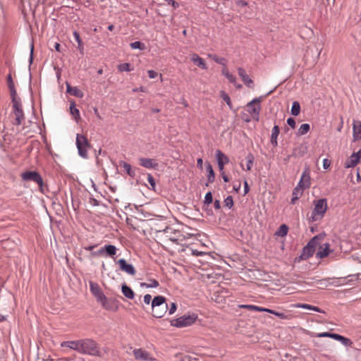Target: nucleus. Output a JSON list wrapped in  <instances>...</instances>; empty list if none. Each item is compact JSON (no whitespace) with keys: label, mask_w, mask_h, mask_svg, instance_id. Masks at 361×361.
<instances>
[{"label":"nucleus","mask_w":361,"mask_h":361,"mask_svg":"<svg viewBox=\"0 0 361 361\" xmlns=\"http://www.w3.org/2000/svg\"><path fill=\"white\" fill-rule=\"evenodd\" d=\"M295 306L296 307H300V308L314 310L315 312H320V313H325V312L323 310L319 308L318 307L313 306V305H309V304L298 303Z\"/></svg>","instance_id":"obj_29"},{"label":"nucleus","mask_w":361,"mask_h":361,"mask_svg":"<svg viewBox=\"0 0 361 361\" xmlns=\"http://www.w3.org/2000/svg\"><path fill=\"white\" fill-rule=\"evenodd\" d=\"M147 73L149 78H155L158 75L157 73L153 70L148 71Z\"/></svg>","instance_id":"obj_57"},{"label":"nucleus","mask_w":361,"mask_h":361,"mask_svg":"<svg viewBox=\"0 0 361 361\" xmlns=\"http://www.w3.org/2000/svg\"><path fill=\"white\" fill-rule=\"evenodd\" d=\"M73 37L75 40L78 42V49L80 50V53H83L84 46L80 38V34L77 31L73 32Z\"/></svg>","instance_id":"obj_34"},{"label":"nucleus","mask_w":361,"mask_h":361,"mask_svg":"<svg viewBox=\"0 0 361 361\" xmlns=\"http://www.w3.org/2000/svg\"><path fill=\"white\" fill-rule=\"evenodd\" d=\"M176 309H177V305L176 303L175 302H171L170 304V307L169 308H168L169 310V314L171 315V314H173L176 311Z\"/></svg>","instance_id":"obj_50"},{"label":"nucleus","mask_w":361,"mask_h":361,"mask_svg":"<svg viewBox=\"0 0 361 361\" xmlns=\"http://www.w3.org/2000/svg\"><path fill=\"white\" fill-rule=\"evenodd\" d=\"M135 358L140 361H154L155 360L151 354L142 348H135L133 350Z\"/></svg>","instance_id":"obj_11"},{"label":"nucleus","mask_w":361,"mask_h":361,"mask_svg":"<svg viewBox=\"0 0 361 361\" xmlns=\"http://www.w3.org/2000/svg\"><path fill=\"white\" fill-rule=\"evenodd\" d=\"M147 180H148L149 183L152 186V188L153 190H154L156 183H155V180H154V177L151 174L149 173L147 175Z\"/></svg>","instance_id":"obj_48"},{"label":"nucleus","mask_w":361,"mask_h":361,"mask_svg":"<svg viewBox=\"0 0 361 361\" xmlns=\"http://www.w3.org/2000/svg\"><path fill=\"white\" fill-rule=\"evenodd\" d=\"M80 349L79 353L84 355H89L91 356L101 357L102 353L99 349V344L91 338L80 339Z\"/></svg>","instance_id":"obj_1"},{"label":"nucleus","mask_w":361,"mask_h":361,"mask_svg":"<svg viewBox=\"0 0 361 361\" xmlns=\"http://www.w3.org/2000/svg\"><path fill=\"white\" fill-rule=\"evenodd\" d=\"M156 236L165 243L167 241H171L178 244L179 240H181L182 234L180 231L174 229L171 226H166L163 230H157Z\"/></svg>","instance_id":"obj_2"},{"label":"nucleus","mask_w":361,"mask_h":361,"mask_svg":"<svg viewBox=\"0 0 361 361\" xmlns=\"http://www.w3.org/2000/svg\"><path fill=\"white\" fill-rule=\"evenodd\" d=\"M249 185H248V183L247 182V180H245L244 181V192H245V194H247L248 192H249Z\"/></svg>","instance_id":"obj_62"},{"label":"nucleus","mask_w":361,"mask_h":361,"mask_svg":"<svg viewBox=\"0 0 361 361\" xmlns=\"http://www.w3.org/2000/svg\"><path fill=\"white\" fill-rule=\"evenodd\" d=\"M197 318V317L195 314L192 315H183L171 320V325L177 328L188 326L194 324Z\"/></svg>","instance_id":"obj_8"},{"label":"nucleus","mask_w":361,"mask_h":361,"mask_svg":"<svg viewBox=\"0 0 361 361\" xmlns=\"http://www.w3.org/2000/svg\"><path fill=\"white\" fill-rule=\"evenodd\" d=\"M7 83H8V89L10 90L11 99H14V97H17V92H16L14 82L13 81V78H12L11 73H9L7 75Z\"/></svg>","instance_id":"obj_26"},{"label":"nucleus","mask_w":361,"mask_h":361,"mask_svg":"<svg viewBox=\"0 0 361 361\" xmlns=\"http://www.w3.org/2000/svg\"><path fill=\"white\" fill-rule=\"evenodd\" d=\"M197 164L198 167H200V169H202V164H203L202 159H201V158L198 159L197 161Z\"/></svg>","instance_id":"obj_64"},{"label":"nucleus","mask_w":361,"mask_h":361,"mask_svg":"<svg viewBox=\"0 0 361 361\" xmlns=\"http://www.w3.org/2000/svg\"><path fill=\"white\" fill-rule=\"evenodd\" d=\"M212 201H213L212 193V192L209 191L205 195L204 203L205 204L209 205L212 202Z\"/></svg>","instance_id":"obj_45"},{"label":"nucleus","mask_w":361,"mask_h":361,"mask_svg":"<svg viewBox=\"0 0 361 361\" xmlns=\"http://www.w3.org/2000/svg\"><path fill=\"white\" fill-rule=\"evenodd\" d=\"M20 177L23 181H32L37 183L39 186V190L42 194H45L48 190L42 176L36 171H25L21 173Z\"/></svg>","instance_id":"obj_4"},{"label":"nucleus","mask_w":361,"mask_h":361,"mask_svg":"<svg viewBox=\"0 0 361 361\" xmlns=\"http://www.w3.org/2000/svg\"><path fill=\"white\" fill-rule=\"evenodd\" d=\"M118 69L121 72H129L132 71V69L130 68V64L129 63H123L118 65Z\"/></svg>","instance_id":"obj_42"},{"label":"nucleus","mask_w":361,"mask_h":361,"mask_svg":"<svg viewBox=\"0 0 361 361\" xmlns=\"http://www.w3.org/2000/svg\"><path fill=\"white\" fill-rule=\"evenodd\" d=\"M262 101V97L255 98L247 104V111L252 115L254 119L258 120L261 111L259 103Z\"/></svg>","instance_id":"obj_10"},{"label":"nucleus","mask_w":361,"mask_h":361,"mask_svg":"<svg viewBox=\"0 0 361 361\" xmlns=\"http://www.w3.org/2000/svg\"><path fill=\"white\" fill-rule=\"evenodd\" d=\"M148 284H149L148 286H149V288H156V287L159 286V285L158 281H157L154 279H149Z\"/></svg>","instance_id":"obj_49"},{"label":"nucleus","mask_w":361,"mask_h":361,"mask_svg":"<svg viewBox=\"0 0 361 361\" xmlns=\"http://www.w3.org/2000/svg\"><path fill=\"white\" fill-rule=\"evenodd\" d=\"M192 254L194 256H200V255H202V252H199L197 250H192Z\"/></svg>","instance_id":"obj_63"},{"label":"nucleus","mask_w":361,"mask_h":361,"mask_svg":"<svg viewBox=\"0 0 361 361\" xmlns=\"http://www.w3.org/2000/svg\"><path fill=\"white\" fill-rule=\"evenodd\" d=\"M329 247L330 245L329 243H324L323 245L320 246L319 251L316 254V257L322 259L328 256L330 252Z\"/></svg>","instance_id":"obj_20"},{"label":"nucleus","mask_w":361,"mask_h":361,"mask_svg":"<svg viewBox=\"0 0 361 361\" xmlns=\"http://www.w3.org/2000/svg\"><path fill=\"white\" fill-rule=\"evenodd\" d=\"M191 61L195 63L198 67L202 69H207V64L204 60L199 56L197 54H193L191 57Z\"/></svg>","instance_id":"obj_22"},{"label":"nucleus","mask_w":361,"mask_h":361,"mask_svg":"<svg viewBox=\"0 0 361 361\" xmlns=\"http://www.w3.org/2000/svg\"><path fill=\"white\" fill-rule=\"evenodd\" d=\"M241 308L247 309L249 310H255L257 312H266L267 308L252 305H243L240 306Z\"/></svg>","instance_id":"obj_36"},{"label":"nucleus","mask_w":361,"mask_h":361,"mask_svg":"<svg viewBox=\"0 0 361 361\" xmlns=\"http://www.w3.org/2000/svg\"><path fill=\"white\" fill-rule=\"evenodd\" d=\"M288 227L286 224H282L279 226V229L276 231L275 235L281 237H284L287 235Z\"/></svg>","instance_id":"obj_35"},{"label":"nucleus","mask_w":361,"mask_h":361,"mask_svg":"<svg viewBox=\"0 0 361 361\" xmlns=\"http://www.w3.org/2000/svg\"><path fill=\"white\" fill-rule=\"evenodd\" d=\"M168 310L166 299L162 295H157L152 300V314L155 318L163 317Z\"/></svg>","instance_id":"obj_3"},{"label":"nucleus","mask_w":361,"mask_h":361,"mask_svg":"<svg viewBox=\"0 0 361 361\" xmlns=\"http://www.w3.org/2000/svg\"><path fill=\"white\" fill-rule=\"evenodd\" d=\"M331 161L328 159H324L323 160V168L324 169H328L330 167Z\"/></svg>","instance_id":"obj_56"},{"label":"nucleus","mask_w":361,"mask_h":361,"mask_svg":"<svg viewBox=\"0 0 361 361\" xmlns=\"http://www.w3.org/2000/svg\"><path fill=\"white\" fill-rule=\"evenodd\" d=\"M169 4H171L174 8H176L179 6V4L178 2L175 1L174 0H168Z\"/></svg>","instance_id":"obj_60"},{"label":"nucleus","mask_w":361,"mask_h":361,"mask_svg":"<svg viewBox=\"0 0 361 361\" xmlns=\"http://www.w3.org/2000/svg\"><path fill=\"white\" fill-rule=\"evenodd\" d=\"M139 163L140 166L148 169H156L159 166L154 159L150 158L141 157L139 159Z\"/></svg>","instance_id":"obj_15"},{"label":"nucleus","mask_w":361,"mask_h":361,"mask_svg":"<svg viewBox=\"0 0 361 361\" xmlns=\"http://www.w3.org/2000/svg\"><path fill=\"white\" fill-rule=\"evenodd\" d=\"M120 166L126 170L128 175L130 177H134L135 176V171L132 169L131 166L129 164L125 161H121L120 163Z\"/></svg>","instance_id":"obj_33"},{"label":"nucleus","mask_w":361,"mask_h":361,"mask_svg":"<svg viewBox=\"0 0 361 361\" xmlns=\"http://www.w3.org/2000/svg\"><path fill=\"white\" fill-rule=\"evenodd\" d=\"M266 312H269L270 314H274L281 319H290V318H291V315L289 314H286L283 312H277L276 310H271V309H267V311H266Z\"/></svg>","instance_id":"obj_30"},{"label":"nucleus","mask_w":361,"mask_h":361,"mask_svg":"<svg viewBox=\"0 0 361 361\" xmlns=\"http://www.w3.org/2000/svg\"><path fill=\"white\" fill-rule=\"evenodd\" d=\"M90 288L91 293L96 298L97 301L100 302L104 308L110 310L108 299L101 290L99 286L97 283L90 281Z\"/></svg>","instance_id":"obj_7"},{"label":"nucleus","mask_w":361,"mask_h":361,"mask_svg":"<svg viewBox=\"0 0 361 361\" xmlns=\"http://www.w3.org/2000/svg\"><path fill=\"white\" fill-rule=\"evenodd\" d=\"M280 133V128L279 126L275 125L271 130V144L276 147L278 145L277 138Z\"/></svg>","instance_id":"obj_24"},{"label":"nucleus","mask_w":361,"mask_h":361,"mask_svg":"<svg viewBox=\"0 0 361 361\" xmlns=\"http://www.w3.org/2000/svg\"><path fill=\"white\" fill-rule=\"evenodd\" d=\"M33 51H34V45H33V44H32L31 47H30V59H29L30 65L33 61Z\"/></svg>","instance_id":"obj_58"},{"label":"nucleus","mask_w":361,"mask_h":361,"mask_svg":"<svg viewBox=\"0 0 361 361\" xmlns=\"http://www.w3.org/2000/svg\"><path fill=\"white\" fill-rule=\"evenodd\" d=\"M216 157L219 171L224 169V165L229 162V159L221 150H216Z\"/></svg>","instance_id":"obj_16"},{"label":"nucleus","mask_w":361,"mask_h":361,"mask_svg":"<svg viewBox=\"0 0 361 361\" xmlns=\"http://www.w3.org/2000/svg\"><path fill=\"white\" fill-rule=\"evenodd\" d=\"M70 111L71 114L73 115L74 118L75 120H78L80 118V111L79 110L75 107V104L74 102H71L70 105Z\"/></svg>","instance_id":"obj_39"},{"label":"nucleus","mask_w":361,"mask_h":361,"mask_svg":"<svg viewBox=\"0 0 361 361\" xmlns=\"http://www.w3.org/2000/svg\"><path fill=\"white\" fill-rule=\"evenodd\" d=\"M117 264L119 265L120 269L129 275L135 276L136 274V270L135 267L128 264L125 259H120L117 261Z\"/></svg>","instance_id":"obj_12"},{"label":"nucleus","mask_w":361,"mask_h":361,"mask_svg":"<svg viewBox=\"0 0 361 361\" xmlns=\"http://www.w3.org/2000/svg\"><path fill=\"white\" fill-rule=\"evenodd\" d=\"M354 140H358L361 138V121H354L353 124Z\"/></svg>","instance_id":"obj_19"},{"label":"nucleus","mask_w":361,"mask_h":361,"mask_svg":"<svg viewBox=\"0 0 361 361\" xmlns=\"http://www.w3.org/2000/svg\"><path fill=\"white\" fill-rule=\"evenodd\" d=\"M206 170H207V171L208 173V175H207V181H208V183H206V186H208L209 185V183H213L214 181L215 174H214V171L213 170V168H212V165L209 163H207Z\"/></svg>","instance_id":"obj_28"},{"label":"nucleus","mask_w":361,"mask_h":361,"mask_svg":"<svg viewBox=\"0 0 361 361\" xmlns=\"http://www.w3.org/2000/svg\"><path fill=\"white\" fill-rule=\"evenodd\" d=\"M225 301V296L222 295L221 292L216 293V302L219 303L224 302Z\"/></svg>","instance_id":"obj_51"},{"label":"nucleus","mask_w":361,"mask_h":361,"mask_svg":"<svg viewBox=\"0 0 361 361\" xmlns=\"http://www.w3.org/2000/svg\"><path fill=\"white\" fill-rule=\"evenodd\" d=\"M310 129V126L308 123H303L300 126L298 131V135L301 136L305 135Z\"/></svg>","instance_id":"obj_40"},{"label":"nucleus","mask_w":361,"mask_h":361,"mask_svg":"<svg viewBox=\"0 0 361 361\" xmlns=\"http://www.w3.org/2000/svg\"><path fill=\"white\" fill-rule=\"evenodd\" d=\"M314 248L311 247L310 246L306 245L303 249L301 255H300V259H307L310 257H311L314 253Z\"/></svg>","instance_id":"obj_21"},{"label":"nucleus","mask_w":361,"mask_h":361,"mask_svg":"<svg viewBox=\"0 0 361 361\" xmlns=\"http://www.w3.org/2000/svg\"><path fill=\"white\" fill-rule=\"evenodd\" d=\"M209 56L216 63H219V64H221L222 66H226V60L225 58L224 57H219L216 55H212V54H209Z\"/></svg>","instance_id":"obj_41"},{"label":"nucleus","mask_w":361,"mask_h":361,"mask_svg":"<svg viewBox=\"0 0 361 361\" xmlns=\"http://www.w3.org/2000/svg\"><path fill=\"white\" fill-rule=\"evenodd\" d=\"M290 112L291 114L295 116L299 115L300 112V104L298 102L295 101L293 102Z\"/></svg>","instance_id":"obj_38"},{"label":"nucleus","mask_w":361,"mask_h":361,"mask_svg":"<svg viewBox=\"0 0 361 361\" xmlns=\"http://www.w3.org/2000/svg\"><path fill=\"white\" fill-rule=\"evenodd\" d=\"M303 189L299 187H296L292 193L293 197L291 199V202L295 203V200H298L299 196L302 194Z\"/></svg>","instance_id":"obj_37"},{"label":"nucleus","mask_w":361,"mask_h":361,"mask_svg":"<svg viewBox=\"0 0 361 361\" xmlns=\"http://www.w3.org/2000/svg\"><path fill=\"white\" fill-rule=\"evenodd\" d=\"M324 236L322 234L317 235L314 236L308 243L307 245L314 248V250H316L317 245L319 244V240L323 239Z\"/></svg>","instance_id":"obj_32"},{"label":"nucleus","mask_w":361,"mask_h":361,"mask_svg":"<svg viewBox=\"0 0 361 361\" xmlns=\"http://www.w3.org/2000/svg\"><path fill=\"white\" fill-rule=\"evenodd\" d=\"M231 83L235 84L236 82V78L231 73H226L225 76Z\"/></svg>","instance_id":"obj_52"},{"label":"nucleus","mask_w":361,"mask_h":361,"mask_svg":"<svg viewBox=\"0 0 361 361\" xmlns=\"http://www.w3.org/2000/svg\"><path fill=\"white\" fill-rule=\"evenodd\" d=\"M332 338L341 341L342 344H343L345 346H349L352 344V341L350 339L337 334H334V336H332Z\"/></svg>","instance_id":"obj_31"},{"label":"nucleus","mask_w":361,"mask_h":361,"mask_svg":"<svg viewBox=\"0 0 361 361\" xmlns=\"http://www.w3.org/2000/svg\"><path fill=\"white\" fill-rule=\"evenodd\" d=\"M144 302L147 305H149L150 302L152 303V296L149 294H146L143 298Z\"/></svg>","instance_id":"obj_55"},{"label":"nucleus","mask_w":361,"mask_h":361,"mask_svg":"<svg viewBox=\"0 0 361 361\" xmlns=\"http://www.w3.org/2000/svg\"><path fill=\"white\" fill-rule=\"evenodd\" d=\"M361 157V150L358 151L356 153H353L348 159L345 163V167L352 168L355 167L360 161V159Z\"/></svg>","instance_id":"obj_14"},{"label":"nucleus","mask_w":361,"mask_h":361,"mask_svg":"<svg viewBox=\"0 0 361 361\" xmlns=\"http://www.w3.org/2000/svg\"><path fill=\"white\" fill-rule=\"evenodd\" d=\"M80 340L63 341L61 343V347H67L79 353Z\"/></svg>","instance_id":"obj_23"},{"label":"nucleus","mask_w":361,"mask_h":361,"mask_svg":"<svg viewBox=\"0 0 361 361\" xmlns=\"http://www.w3.org/2000/svg\"><path fill=\"white\" fill-rule=\"evenodd\" d=\"M287 123L291 128H294L295 127V121L294 118L290 117L287 119Z\"/></svg>","instance_id":"obj_54"},{"label":"nucleus","mask_w":361,"mask_h":361,"mask_svg":"<svg viewBox=\"0 0 361 361\" xmlns=\"http://www.w3.org/2000/svg\"><path fill=\"white\" fill-rule=\"evenodd\" d=\"M307 171H305L302 173V175L301 176V178L298 183V185H297L299 188H301L302 189L309 188L310 185V177L309 176V173H307Z\"/></svg>","instance_id":"obj_18"},{"label":"nucleus","mask_w":361,"mask_h":361,"mask_svg":"<svg viewBox=\"0 0 361 361\" xmlns=\"http://www.w3.org/2000/svg\"><path fill=\"white\" fill-rule=\"evenodd\" d=\"M11 99L14 109L13 112L16 116L14 124L16 126H20L21 125L22 121L25 119L23 111L21 108L20 99L18 97H14V99Z\"/></svg>","instance_id":"obj_9"},{"label":"nucleus","mask_w":361,"mask_h":361,"mask_svg":"<svg viewBox=\"0 0 361 361\" xmlns=\"http://www.w3.org/2000/svg\"><path fill=\"white\" fill-rule=\"evenodd\" d=\"M75 144L78 148V154L84 159H87V152L91 148V145L87 137L82 134H77Z\"/></svg>","instance_id":"obj_6"},{"label":"nucleus","mask_w":361,"mask_h":361,"mask_svg":"<svg viewBox=\"0 0 361 361\" xmlns=\"http://www.w3.org/2000/svg\"><path fill=\"white\" fill-rule=\"evenodd\" d=\"M122 293L128 299H133L135 297V294L133 290L130 287L127 286L126 283H123L121 286Z\"/></svg>","instance_id":"obj_27"},{"label":"nucleus","mask_w":361,"mask_h":361,"mask_svg":"<svg viewBox=\"0 0 361 361\" xmlns=\"http://www.w3.org/2000/svg\"><path fill=\"white\" fill-rule=\"evenodd\" d=\"M130 47L133 49H139L140 50L144 49L145 47V44L140 41H135L134 42L130 43Z\"/></svg>","instance_id":"obj_43"},{"label":"nucleus","mask_w":361,"mask_h":361,"mask_svg":"<svg viewBox=\"0 0 361 361\" xmlns=\"http://www.w3.org/2000/svg\"><path fill=\"white\" fill-rule=\"evenodd\" d=\"M220 171V173H221V177H222V178H223L224 181V182H226V183H228V182L229 181V178H228V177L226 175V173H225L224 171V170H222V171Z\"/></svg>","instance_id":"obj_59"},{"label":"nucleus","mask_w":361,"mask_h":361,"mask_svg":"<svg viewBox=\"0 0 361 361\" xmlns=\"http://www.w3.org/2000/svg\"><path fill=\"white\" fill-rule=\"evenodd\" d=\"M221 97L231 107V99H230L229 96L225 92H224V91L221 92Z\"/></svg>","instance_id":"obj_47"},{"label":"nucleus","mask_w":361,"mask_h":361,"mask_svg":"<svg viewBox=\"0 0 361 361\" xmlns=\"http://www.w3.org/2000/svg\"><path fill=\"white\" fill-rule=\"evenodd\" d=\"M332 336H334V333H329V332H323V333H320L317 335V336L319 338L329 337V338H332Z\"/></svg>","instance_id":"obj_53"},{"label":"nucleus","mask_w":361,"mask_h":361,"mask_svg":"<svg viewBox=\"0 0 361 361\" xmlns=\"http://www.w3.org/2000/svg\"><path fill=\"white\" fill-rule=\"evenodd\" d=\"M66 91L68 93L78 98L83 97V92L77 87H71L69 84L66 85Z\"/></svg>","instance_id":"obj_25"},{"label":"nucleus","mask_w":361,"mask_h":361,"mask_svg":"<svg viewBox=\"0 0 361 361\" xmlns=\"http://www.w3.org/2000/svg\"><path fill=\"white\" fill-rule=\"evenodd\" d=\"M116 247L113 245H105L104 247H101L97 252H93L92 255L96 256L99 255H102L104 252L106 253L108 256H114L116 253Z\"/></svg>","instance_id":"obj_13"},{"label":"nucleus","mask_w":361,"mask_h":361,"mask_svg":"<svg viewBox=\"0 0 361 361\" xmlns=\"http://www.w3.org/2000/svg\"><path fill=\"white\" fill-rule=\"evenodd\" d=\"M328 209L326 199H319L315 202L314 208L309 218L311 221H316L322 219Z\"/></svg>","instance_id":"obj_5"},{"label":"nucleus","mask_w":361,"mask_h":361,"mask_svg":"<svg viewBox=\"0 0 361 361\" xmlns=\"http://www.w3.org/2000/svg\"><path fill=\"white\" fill-rule=\"evenodd\" d=\"M238 73L239 76L241 78L242 80L244 83L249 87L252 88L253 81L250 78L248 75L246 73L245 71L243 68H238Z\"/></svg>","instance_id":"obj_17"},{"label":"nucleus","mask_w":361,"mask_h":361,"mask_svg":"<svg viewBox=\"0 0 361 361\" xmlns=\"http://www.w3.org/2000/svg\"><path fill=\"white\" fill-rule=\"evenodd\" d=\"M253 160H254V157L252 154H247V165H246V170L247 171H250L252 167V165H253Z\"/></svg>","instance_id":"obj_44"},{"label":"nucleus","mask_w":361,"mask_h":361,"mask_svg":"<svg viewBox=\"0 0 361 361\" xmlns=\"http://www.w3.org/2000/svg\"><path fill=\"white\" fill-rule=\"evenodd\" d=\"M224 205L229 209L233 206V200L232 196L229 195L224 200Z\"/></svg>","instance_id":"obj_46"},{"label":"nucleus","mask_w":361,"mask_h":361,"mask_svg":"<svg viewBox=\"0 0 361 361\" xmlns=\"http://www.w3.org/2000/svg\"><path fill=\"white\" fill-rule=\"evenodd\" d=\"M214 207L216 209H219L221 208V202L219 200H215Z\"/></svg>","instance_id":"obj_61"}]
</instances>
